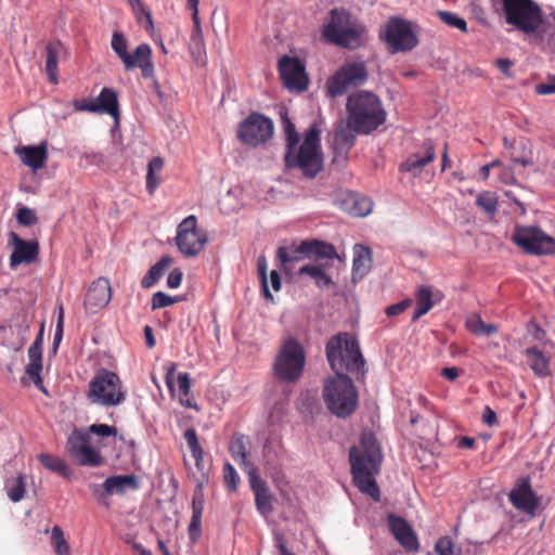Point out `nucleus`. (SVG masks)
Instances as JSON below:
<instances>
[{
	"mask_svg": "<svg viewBox=\"0 0 555 555\" xmlns=\"http://www.w3.org/2000/svg\"><path fill=\"white\" fill-rule=\"evenodd\" d=\"M383 461V453L375 435L370 431L361 434L359 443L349 450L350 472L354 486L375 502L380 500L376 482Z\"/></svg>",
	"mask_w": 555,
	"mask_h": 555,
	"instance_id": "f257e3e1",
	"label": "nucleus"
},
{
	"mask_svg": "<svg viewBox=\"0 0 555 555\" xmlns=\"http://www.w3.org/2000/svg\"><path fill=\"white\" fill-rule=\"evenodd\" d=\"M321 35L327 43L348 50H356L366 41L365 26L344 8H335L328 12Z\"/></svg>",
	"mask_w": 555,
	"mask_h": 555,
	"instance_id": "f03ea898",
	"label": "nucleus"
},
{
	"mask_svg": "<svg viewBox=\"0 0 555 555\" xmlns=\"http://www.w3.org/2000/svg\"><path fill=\"white\" fill-rule=\"evenodd\" d=\"M348 126L357 133L369 134L386 121V111L377 95L370 91H358L348 96L346 103Z\"/></svg>",
	"mask_w": 555,
	"mask_h": 555,
	"instance_id": "7ed1b4c3",
	"label": "nucleus"
},
{
	"mask_svg": "<svg viewBox=\"0 0 555 555\" xmlns=\"http://www.w3.org/2000/svg\"><path fill=\"white\" fill-rule=\"evenodd\" d=\"M331 369L336 373L364 374L365 361L358 340L349 333H338L330 338L325 347Z\"/></svg>",
	"mask_w": 555,
	"mask_h": 555,
	"instance_id": "20e7f679",
	"label": "nucleus"
},
{
	"mask_svg": "<svg viewBox=\"0 0 555 555\" xmlns=\"http://www.w3.org/2000/svg\"><path fill=\"white\" fill-rule=\"evenodd\" d=\"M320 130L312 125L301 144L286 149L284 160L288 169H299L307 178H314L323 168Z\"/></svg>",
	"mask_w": 555,
	"mask_h": 555,
	"instance_id": "39448f33",
	"label": "nucleus"
},
{
	"mask_svg": "<svg viewBox=\"0 0 555 555\" xmlns=\"http://www.w3.org/2000/svg\"><path fill=\"white\" fill-rule=\"evenodd\" d=\"M323 399L328 411L339 418L351 415L358 405L357 389L345 373H338L324 382Z\"/></svg>",
	"mask_w": 555,
	"mask_h": 555,
	"instance_id": "423d86ee",
	"label": "nucleus"
},
{
	"mask_svg": "<svg viewBox=\"0 0 555 555\" xmlns=\"http://www.w3.org/2000/svg\"><path fill=\"white\" fill-rule=\"evenodd\" d=\"M127 391L119 376L106 369L99 370L90 379L87 399L91 404L111 408L125 402Z\"/></svg>",
	"mask_w": 555,
	"mask_h": 555,
	"instance_id": "0eeeda50",
	"label": "nucleus"
},
{
	"mask_svg": "<svg viewBox=\"0 0 555 555\" xmlns=\"http://www.w3.org/2000/svg\"><path fill=\"white\" fill-rule=\"evenodd\" d=\"M306 352L302 345L293 337L283 341L273 363V372L284 383L297 382L305 370Z\"/></svg>",
	"mask_w": 555,
	"mask_h": 555,
	"instance_id": "6e6552de",
	"label": "nucleus"
},
{
	"mask_svg": "<svg viewBox=\"0 0 555 555\" xmlns=\"http://www.w3.org/2000/svg\"><path fill=\"white\" fill-rule=\"evenodd\" d=\"M505 22L517 29L531 34L542 22L540 7L533 0H501Z\"/></svg>",
	"mask_w": 555,
	"mask_h": 555,
	"instance_id": "1a4fd4ad",
	"label": "nucleus"
},
{
	"mask_svg": "<svg viewBox=\"0 0 555 555\" xmlns=\"http://www.w3.org/2000/svg\"><path fill=\"white\" fill-rule=\"evenodd\" d=\"M367 79L369 73L363 61L346 62L327 80V95L331 98L341 96L349 89L363 86Z\"/></svg>",
	"mask_w": 555,
	"mask_h": 555,
	"instance_id": "9d476101",
	"label": "nucleus"
},
{
	"mask_svg": "<svg viewBox=\"0 0 555 555\" xmlns=\"http://www.w3.org/2000/svg\"><path fill=\"white\" fill-rule=\"evenodd\" d=\"M380 38L391 53L411 51L418 44L414 25L401 17H391L380 33Z\"/></svg>",
	"mask_w": 555,
	"mask_h": 555,
	"instance_id": "9b49d317",
	"label": "nucleus"
},
{
	"mask_svg": "<svg viewBox=\"0 0 555 555\" xmlns=\"http://www.w3.org/2000/svg\"><path fill=\"white\" fill-rule=\"evenodd\" d=\"M512 241L526 254L542 256L555 253V241L538 227L517 225Z\"/></svg>",
	"mask_w": 555,
	"mask_h": 555,
	"instance_id": "f8f14e48",
	"label": "nucleus"
},
{
	"mask_svg": "<svg viewBox=\"0 0 555 555\" xmlns=\"http://www.w3.org/2000/svg\"><path fill=\"white\" fill-rule=\"evenodd\" d=\"M208 241L204 230L197 228V219L194 215L184 218L177 227L176 244L185 257L197 256Z\"/></svg>",
	"mask_w": 555,
	"mask_h": 555,
	"instance_id": "ddd939ff",
	"label": "nucleus"
},
{
	"mask_svg": "<svg viewBox=\"0 0 555 555\" xmlns=\"http://www.w3.org/2000/svg\"><path fill=\"white\" fill-rule=\"evenodd\" d=\"M273 121L259 113L248 115L237 128V139L245 145L257 147L273 135Z\"/></svg>",
	"mask_w": 555,
	"mask_h": 555,
	"instance_id": "4468645a",
	"label": "nucleus"
},
{
	"mask_svg": "<svg viewBox=\"0 0 555 555\" xmlns=\"http://www.w3.org/2000/svg\"><path fill=\"white\" fill-rule=\"evenodd\" d=\"M91 436L82 429H75L67 439V451L81 466L96 467L103 463L101 453L91 448Z\"/></svg>",
	"mask_w": 555,
	"mask_h": 555,
	"instance_id": "2eb2a0df",
	"label": "nucleus"
},
{
	"mask_svg": "<svg viewBox=\"0 0 555 555\" xmlns=\"http://www.w3.org/2000/svg\"><path fill=\"white\" fill-rule=\"evenodd\" d=\"M90 489L99 502L108 507L107 498L113 494H124L127 490L139 489L134 475H116L108 477L103 483H91Z\"/></svg>",
	"mask_w": 555,
	"mask_h": 555,
	"instance_id": "dca6fc26",
	"label": "nucleus"
},
{
	"mask_svg": "<svg viewBox=\"0 0 555 555\" xmlns=\"http://www.w3.org/2000/svg\"><path fill=\"white\" fill-rule=\"evenodd\" d=\"M279 72L288 90L301 92L308 88L305 66L298 59L284 55L279 61Z\"/></svg>",
	"mask_w": 555,
	"mask_h": 555,
	"instance_id": "f3484780",
	"label": "nucleus"
},
{
	"mask_svg": "<svg viewBox=\"0 0 555 555\" xmlns=\"http://www.w3.org/2000/svg\"><path fill=\"white\" fill-rule=\"evenodd\" d=\"M508 500L516 509L530 515H534L540 504L528 478H522L516 483L508 493Z\"/></svg>",
	"mask_w": 555,
	"mask_h": 555,
	"instance_id": "a211bd4d",
	"label": "nucleus"
},
{
	"mask_svg": "<svg viewBox=\"0 0 555 555\" xmlns=\"http://www.w3.org/2000/svg\"><path fill=\"white\" fill-rule=\"evenodd\" d=\"M9 244L13 251L10 256V268L15 269L22 263H33L39 254V244L36 241H25L15 232H10Z\"/></svg>",
	"mask_w": 555,
	"mask_h": 555,
	"instance_id": "6ab92c4d",
	"label": "nucleus"
},
{
	"mask_svg": "<svg viewBox=\"0 0 555 555\" xmlns=\"http://www.w3.org/2000/svg\"><path fill=\"white\" fill-rule=\"evenodd\" d=\"M111 298L112 291L108 280L100 278L89 287L85 298V308L88 312L95 313L106 307Z\"/></svg>",
	"mask_w": 555,
	"mask_h": 555,
	"instance_id": "aec40b11",
	"label": "nucleus"
},
{
	"mask_svg": "<svg viewBox=\"0 0 555 555\" xmlns=\"http://www.w3.org/2000/svg\"><path fill=\"white\" fill-rule=\"evenodd\" d=\"M131 66H124L126 70L132 68H140L141 75L145 79H153L156 90L159 89L158 82L155 79V66L152 60V49L147 43L139 44L132 53H130Z\"/></svg>",
	"mask_w": 555,
	"mask_h": 555,
	"instance_id": "412c9836",
	"label": "nucleus"
},
{
	"mask_svg": "<svg viewBox=\"0 0 555 555\" xmlns=\"http://www.w3.org/2000/svg\"><path fill=\"white\" fill-rule=\"evenodd\" d=\"M389 527L400 545L406 552H417L420 542L412 527L401 517L390 516Z\"/></svg>",
	"mask_w": 555,
	"mask_h": 555,
	"instance_id": "4be33fe9",
	"label": "nucleus"
},
{
	"mask_svg": "<svg viewBox=\"0 0 555 555\" xmlns=\"http://www.w3.org/2000/svg\"><path fill=\"white\" fill-rule=\"evenodd\" d=\"M356 130L346 126H340L334 133L332 140V150L334 153L333 163L341 165L347 159L349 150L356 141Z\"/></svg>",
	"mask_w": 555,
	"mask_h": 555,
	"instance_id": "5701e85b",
	"label": "nucleus"
},
{
	"mask_svg": "<svg viewBox=\"0 0 555 555\" xmlns=\"http://www.w3.org/2000/svg\"><path fill=\"white\" fill-rule=\"evenodd\" d=\"M436 158L434 145L430 141L424 143L423 151L411 154L399 169L402 172H409L413 177H418L424 167Z\"/></svg>",
	"mask_w": 555,
	"mask_h": 555,
	"instance_id": "b1692460",
	"label": "nucleus"
},
{
	"mask_svg": "<svg viewBox=\"0 0 555 555\" xmlns=\"http://www.w3.org/2000/svg\"><path fill=\"white\" fill-rule=\"evenodd\" d=\"M66 56L67 49L61 41L52 40L47 43L44 70L51 83L56 85L59 82L57 66L60 61Z\"/></svg>",
	"mask_w": 555,
	"mask_h": 555,
	"instance_id": "393cba45",
	"label": "nucleus"
},
{
	"mask_svg": "<svg viewBox=\"0 0 555 555\" xmlns=\"http://www.w3.org/2000/svg\"><path fill=\"white\" fill-rule=\"evenodd\" d=\"M15 154L24 165L36 171L41 169L48 159V143L42 141L38 145L16 147Z\"/></svg>",
	"mask_w": 555,
	"mask_h": 555,
	"instance_id": "a878e982",
	"label": "nucleus"
},
{
	"mask_svg": "<svg viewBox=\"0 0 555 555\" xmlns=\"http://www.w3.org/2000/svg\"><path fill=\"white\" fill-rule=\"evenodd\" d=\"M276 256L285 271L292 270L294 262L302 261L308 258L307 249L304 247V241L299 245L280 246Z\"/></svg>",
	"mask_w": 555,
	"mask_h": 555,
	"instance_id": "bb28decb",
	"label": "nucleus"
},
{
	"mask_svg": "<svg viewBox=\"0 0 555 555\" xmlns=\"http://www.w3.org/2000/svg\"><path fill=\"white\" fill-rule=\"evenodd\" d=\"M95 101L96 113L108 114L116 120L119 118L117 93L111 88H103Z\"/></svg>",
	"mask_w": 555,
	"mask_h": 555,
	"instance_id": "cd10ccee",
	"label": "nucleus"
},
{
	"mask_svg": "<svg viewBox=\"0 0 555 555\" xmlns=\"http://www.w3.org/2000/svg\"><path fill=\"white\" fill-rule=\"evenodd\" d=\"M204 512V498L197 493L192 500V517L188 528L189 538L192 542H197L202 535V516Z\"/></svg>",
	"mask_w": 555,
	"mask_h": 555,
	"instance_id": "c85d7f7f",
	"label": "nucleus"
},
{
	"mask_svg": "<svg viewBox=\"0 0 555 555\" xmlns=\"http://www.w3.org/2000/svg\"><path fill=\"white\" fill-rule=\"evenodd\" d=\"M525 353L528 359V365L537 376L546 377L551 375L548 358L539 348H527Z\"/></svg>",
	"mask_w": 555,
	"mask_h": 555,
	"instance_id": "c756f323",
	"label": "nucleus"
},
{
	"mask_svg": "<svg viewBox=\"0 0 555 555\" xmlns=\"http://www.w3.org/2000/svg\"><path fill=\"white\" fill-rule=\"evenodd\" d=\"M372 251L369 247L356 244L353 247L352 271L354 275L364 276L371 269Z\"/></svg>",
	"mask_w": 555,
	"mask_h": 555,
	"instance_id": "7c9ffc66",
	"label": "nucleus"
},
{
	"mask_svg": "<svg viewBox=\"0 0 555 555\" xmlns=\"http://www.w3.org/2000/svg\"><path fill=\"white\" fill-rule=\"evenodd\" d=\"M194 27L190 38V53L197 64L205 61V41L199 18L193 20Z\"/></svg>",
	"mask_w": 555,
	"mask_h": 555,
	"instance_id": "2f4dec72",
	"label": "nucleus"
},
{
	"mask_svg": "<svg viewBox=\"0 0 555 555\" xmlns=\"http://www.w3.org/2000/svg\"><path fill=\"white\" fill-rule=\"evenodd\" d=\"M304 247L307 249L308 258L334 259L337 257L335 247L323 241L306 240L304 241Z\"/></svg>",
	"mask_w": 555,
	"mask_h": 555,
	"instance_id": "473e14b6",
	"label": "nucleus"
},
{
	"mask_svg": "<svg viewBox=\"0 0 555 555\" xmlns=\"http://www.w3.org/2000/svg\"><path fill=\"white\" fill-rule=\"evenodd\" d=\"M172 263V258L169 256L162 257L154 266L150 268L146 274L141 280L143 288H151L164 275L167 268Z\"/></svg>",
	"mask_w": 555,
	"mask_h": 555,
	"instance_id": "72a5a7b5",
	"label": "nucleus"
},
{
	"mask_svg": "<svg viewBox=\"0 0 555 555\" xmlns=\"http://www.w3.org/2000/svg\"><path fill=\"white\" fill-rule=\"evenodd\" d=\"M348 211L356 217H365L373 209V202L363 195L351 194L345 199Z\"/></svg>",
	"mask_w": 555,
	"mask_h": 555,
	"instance_id": "f704fd0d",
	"label": "nucleus"
},
{
	"mask_svg": "<svg viewBox=\"0 0 555 555\" xmlns=\"http://www.w3.org/2000/svg\"><path fill=\"white\" fill-rule=\"evenodd\" d=\"M245 436L242 435V434H234L232 439H231V442H230V447H229V451L232 455V457L241 465L244 467V469L248 468L249 466H251L253 464L247 460V451H246V443H245Z\"/></svg>",
	"mask_w": 555,
	"mask_h": 555,
	"instance_id": "c9c22d12",
	"label": "nucleus"
},
{
	"mask_svg": "<svg viewBox=\"0 0 555 555\" xmlns=\"http://www.w3.org/2000/svg\"><path fill=\"white\" fill-rule=\"evenodd\" d=\"M466 328L477 336H490L495 334L499 328L495 324H486L481 317L477 313H472L466 318Z\"/></svg>",
	"mask_w": 555,
	"mask_h": 555,
	"instance_id": "e433bc0d",
	"label": "nucleus"
},
{
	"mask_svg": "<svg viewBox=\"0 0 555 555\" xmlns=\"http://www.w3.org/2000/svg\"><path fill=\"white\" fill-rule=\"evenodd\" d=\"M416 309L413 314V321L426 314L434 306L433 292L428 286L418 287L416 295Z\"/></svg>",
	"mask_w": 555,
	"mask_h": 555,
	"instance_id": "4c0bfd02",
	"label": "nucleus"
},
{
	"mask_svg": "<svg viewBox=\"0 0 555 555\" xmlns=\"http://www.w3.org/2000/svg\"><path fill=\"white\" fill-rule=\"evenodd\" d=\"M38 460L46 468L53 473H56L64 477H67L69 475V468L67 464L59 456L49 453H41L38 455Z\"/></svg>",
	"mask_w": 555,
	"mask_h": 555,
	"instance_id": "58836bf2",
	"label": "nucleus"
},
{
	"mask_svg": "<svg viewBox=\"0 0 555 555\" xmlns=\"http://www.w3.org/2000/svg\"><path fill=\"white\" fill-rule=\"evenodd\" d=\"M113 51L120 59L124 66H131L130 53L127 51V40L121 33L115 31L111 42Z\"/></svg>",
	"mask_w": 555,
	"mask_h": 555,
	"instance_id": "ea45409f",
	"label": "nucleus"
},
{
	"mask_svg": "<svg viewBox=\"0 0 555 555\" xmlns=\"http://www.w3.org/2000/svg\"><path fill=\"white\" fill-rule=\"evenodd\" d=\"M163 166L164 160L162 157H154L149 163L146 173V189L150 193H153L159 185L160 179L156 176V173L162 171Z\"/></svg>",
	"mask_w": 555,
	"mask_h": 555,
	"instance_id": "a19ab883",
	"label": "nucleus"
},
{
	"mask_svg": "<svg viewBox=\"0 0 555 555\" xmlns=\"http://www.w3.org/2000/svg\"><path fill=\"white\" fill-rule=\"evenodd\" d=\"M51 544L56 555H69V544L60 526H53L51 529Z\"/></svg>",
	"mask_w": 555,
	"mask_h": 555,
	"instance_id": "79ce46f5",
	"label": "nucleus"
},
{
	"mask_svg": "<svg viewBox=\"0 0 555 555\" xmlns=\"http://www.w3.org/2000/svg\"><path fill=\"white\" fill-rule=\"evenodd\" d=\"M184 439L189 449L191 450L192 456L195 460L196 466H199V462L203 460V449L198 442L197 434L194 428H188L184 431Z\"/></svg>",
	"mask_w": 555,
	"mask_h": 555,
	"instance_id": "37998d69",
	"label": "nucleus"
},
{
	"mask_svg": "<svg viewBox=\"0 0 555 555\" xmlns=\"http://www.w3.org/2000/svg\"><path fill=\"white\" fill-rule=\"evenodd\" d=\"M476 205L489 215L498 211V196L493 192L483 191L476 198Z\"/></svg>",
	"mask_w": 555,
	"mask_h": 555,
	"instance_id": "c03bdc74",
	"label": "nucleus"
},
{
	"mask_svg": "<svg viewBox=\"0 0 555 555\" xmlns=\"http://www.w3.org/2000/svg\"><path fill=\"white\" fill-rule=\"evenodd\" d=\"M257 271L261 283L263 296L267 300L273 301V295L268 286V261L264 256H259L257 260Z\"/></svg>",
	"mask_w": 555,
	"mask_h": 555,
	"instance_id": "a18cd8bd",
	"label": "nucleus"
},
{
	"mask_svg": "<svg viewBox=\"0 0 555 555\" xmlns=\"http://www.w3.org/2000/svg\"><path fill=\"white\" fill-rule=\"evenodd\" d=\"M438 16L448 26L456 28L463 33H467L468 29L466 21L456 13L450 11H438Z\"/></svg>",
	"mask_w": 555,
	"mask_h": 555,
	"instance_id": "49530a36",
	"label": "nucleus"
},
{
	"mask_svg": "<svg viewBox=\"0 0 555 555\" xmlns=\"http://www.w3.org/2000/svg\"><path fill=\"white\" fill-rule=\"evenodd\" d=\"M435 551L438 555H462L461 547L454 545L450 537L444 535L437 540Z\"/></svg>",
	"mask_w": 555,
	"mask_h": 555,
	"instance_id": "de8ad7c7",
	"label": "nucleus"
},
{
	"mask_svg": "<svg viewBox=\"0 0 555 555\" xmlns=\"http://www.w3.org/2000/svg\"><path fill=\"white\" fill-rule=\"evenodd\" d=\"M256 507L262 516H267L272 513V495L268 491L257 492L255 495Z\"/></svg>",
	"mask_w": 555,
	"mask_h": 555,
	"instance_id": "09e8293b",
	"label": "nucleus"
},
{
	"mask_svg": "<svg viewBox=\"0 0 555 555\" xmlns=\"http://www.w3.org/2000/svg\"><path fill=\"white\" fill-rule=\"evenodd\" d=\"M7 493L14 503L20 502L24 498L25 478L23 475H18L11 487L7 486Z\"/></svg>",
	"mask_w": 555,
	"mask_h": 555,
	"instance_id": "8fccbe9b",
	"label": "nucleus"
},
{
	"mask_svg": "<svg viewBox=\"0 0 555 555\" xmlns=\"http://www.w3.org/2000/svg\"><path fill=\"white\" fill-rule=\"evenodd\" d=\"M180 297H172L164 292H157L152 296V310L169 307L177 304Z\"/></svg>",
	"mask_w": 555,
	"mask_h": 555,
	"instance_id": "3c124183",
	"label": "nucleus"
},
{
	"mask_svg": "<svg viewBox=\"0 0 555 555\" xmlns=\"http://www.w3.org/2000/svg\"><path fill=\"white\" fill-rule=\"evenodd\" d=\"M283 130L286 137V149H292L299 143V134L295 125L287 117L283 118Z\"/></svg>",
	"mask_w": 555,
	"mask_h": 555,
	"instance_id": "603ef678",
	"label": "nucleus"
},
{
	"mask_svg": "<svg viewBox=\"0 0 555 555\" xmlns=\"http://www.w3.org/2000/svg\"><path fill=\"white\" fill-rule=\"evenodd\" d=\"M249 477L250 487L256 494L257 492L268 491L267 483L259 477L258 472L254 465L245 469Z\"/></svg>",
	"mask_w": 555,
	"mask_h": 555,
	"instance_id": "864d4df0",
	"label": "nucleus"
},
{
	"mask_svg": "<svg viewBox=\"0 0 555 555\" xmlns=\"http://www.w3.org/2000/svg\"><path fill=\"white\" fill-rule=\"evenodd\" d=\"M63 326H64V310H63V306L61 305L59 307V315H57V321H56V326H55V332H54V337H53V344H52V352L53 353H56L59 346L62 341Z\"/></svg>",
	"mask_w": 555,
	"mask_h": 555,
	"instance_id": "5fc2aeb1",
	"label": "nucleus"
},
{
	"mask_svg": "<svg viewBox=\"0 0 555 555\" xmlns=\"http://www.w3.org/2000/svg\"><path fill=\"white\" fill-rule=\"evenodd\" d=\"M223 477L224 482L231 491H235L237 489V483L240 481V477L235 470V468L230 464L225 463L223 466Z\"/></svg>",
	"mask_w": 555,
	"mask_h": 555,
	"instance_id": "6e6d98bb",
	"label": "nucleus"
},
{
	"mask_svg": "<svg viewBox=\"0 0 555 555\" xmlns=\"http://www.w3.org/2000/svg\"><path fill=\"white\" fill-rule=\"evenodd\" d=\"M41 371H42V362H30L26 366V374L27 376L34 382V384L37 387L42 386V378H41Z\"/></svg>",
	"mask_w": 555,
	"mask_h": 555,
	"instance_id": "4d7b16f0",
	"label": "nucleus"
},
{
	"mask_svg": "<svg viewBox=\"0 0 555 555\" xmlns=\"http://www.w3.org/2000/svg\"><path fill=\"white\" fill-rule=\"evenodd\" d=\"M138 23L143 26L145 29H150L153 27V20L151 12L146 9L144 4L140 5V9H135L132 11Z\"/></svg>",
	"mask_w": 555,
	"mask_h": 555,
	"instance_id": "13d9d810",
	"label": "nucleus"
},
{
	"mask_svg": "<svg viewBox=\"0 0 555 555\" xmlns=\"http://www.w3.org/2000/svg\"><path fill=\"white\" fill-rule=\"evenodd\" d=\"M17 222L23 225H33L37 221L36 214L28 207H22L16 215Z\"/></svg>",
	"mask_w": 555,
	"mask_h": 555,
	"instance_id": "bf43d9fd",
	"label": "nucleus"
},
{
	"mask_svg": "<svg viewBox=\"0 0 555 555\" xmlns=\"http://www.w3.org/2000/svg\"><path fill=\"white\" fill-rule=\"evenodd\" d=\"M101 437L116 436L117 428L106 424H92L87 431Z\"/></svg>",
	"mask_w": 555,
	"mask_h": 555,
	"instance_id": "052dcab7",
	"label": "nucleus"
},
{
	"mask_svg": "<svg viewBox=\"0 0 555 555\" xmlns=\"http://www.w3.org/2000/svg\"><path fill=\"white\" fill-rule=\"evenodd\" d=\"M534 91L539 95H550L555 93V76H548L543 82L534 87Z\"/></svg>",
	"mask_w": 555,
	"mask_h": 555,
	"instance_id": "680f3d73",
	"label": "nucleus"
},
{
	"mask_svg": "<svg viewBox=\"0 0 555 555\" xmlns=\"http://www.w3.org/2000/svg\"><path fill=\"white\" fill-rule=\"evenodd\" d=\"M411 304L412 300L406 298L397 304L390 305L389 307L386 308L385 312L388 317L399 315L400 313L405 311L411 306Z\"/></svg>",
	"mask_w": 555,
	"mask_h": 555,
	"instance_id": "e2e57ef3",
	"label": "nucleus"
},
{
	"mask_svg": "<svg viewBox=\"0 0 555 555\" xmlns=\"http://www.w3.org/2000/svg\"><path fill=\"white\" fill-rule=\"evenodd\" d=\"M179 390L182 397H188L191 390V377L188 373H180L178 375Z\"/></svg>",
	"mask_w": 555,
	"mask_h": 555,
	"instance_id": "0e129e2a",
	"label": "nucleus"
},
{
	"mask_svg": "<svg viewBox=\"0 0 555 555\" xmlns=\"http://www.w3.org/2000/svg\"><path fill=\"white\" fill-rule=\"evenodd\" d=\"M183 273L180 269H173L167 276V286L169 288H178L181 285Z\"/></svg>",
	"mask_w": 555,
	"mask_h": 555,
	"instance_id": "69168bd1",
	"label": "nucleus"
},
{
	"mask_svg": "<svg viewBox=\"0 0 555 555\" xmlns=\"http://www.w3.org/2000/svg\"><path fill=\"white\" fill-rule=\"evenodd\" d=\"M322 270L323 269L321 267H319V266L305 264V266L299 268L298 274L299 275H309L310 278L315 280L319 276V274L321 273Z\"/></svg>",
	"mask_w": 555,
	"mask_h": 555,
	"instance_id": "338daca9",
	"label": "nucleus"
},
{
	"mask_svg": "<svg viewBox=\"0 0 555 555\" xmlns=\"http://www.w3.org/2000/svg\"><path fill=\"white\" fill-rule=\"evenodd\" d=\"M74 107L76 111H79V112H92V113H96V108H95V101L94 100H91V101H79V100H75L74 101Z\"/></svg>",
	"mask_w": 555,
	"mask_h": 555,
	"instance_id": "774afa93",
	"label": "nucleus"
}]
</instances>
